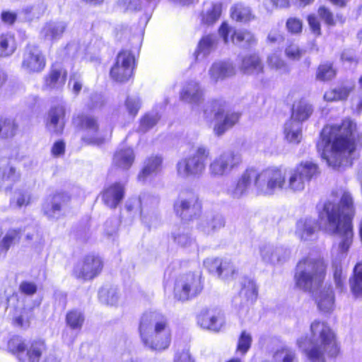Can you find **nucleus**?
<instances>
[{
  "instance_id": "43",
  "label": "nucleus",
  "mask_w": 362,
  "mask_h": 362,
  "mask_svg": "<svg viewBox=\"0 0 362 362\" xmlns=\"http://www.w3.org/2000/svg\"><path fill=\"white\" fill-rule=\"evenodd\" d=\"M231 17L240 22H247L254 18L250 8L241 4H235L231 8Z\"/></svg>"
},
{
  "instance_id": "28",
  "label": "nucleus",
  "mask_w": 362,
  "mask_h": 362,
  "mask_svg": "<svg viewBox=\"0 0 362 362\" xmlns=\"http://www.w3.org/2000/svg\"><path fill=\"white\" fill-rule=\"evenodd\" d=\"M317 226L315 219L304 218L296 223V235L301 240H310L317 231Z\"/></svg>"
},
{
  "instance_id": "50",
  "label": "nucleus",
  "mask_w": 362,
  "mask_h": 362,
  "mask_svg": "<svg viewBox=\"0 0 362 362\" xmlns=\"http://www.w3.org/2000/svg\"><path fill=\"white\" fill-rule=\"evenodd\" d=\"M16 125L11 119H0V138L11 137L15 134Z\"/></svg>"
},
{
  "instance_id": "20",
  "label": "nucleus",
  "mask_w": 362,
  "mask_h": 362,
  "mask_svg": "<svg viewBox=\"0 0 362 362\" xmlns=\"http://www.w3.org/2000/svg\"><path fill=\"white\" fill-rule=\"evenodd\" d=\"M66 107L64 103L52 106L48 112L47 127L56 134L62 133L65 125Z\"/></svg>"
},
{
  "instance_id": "11",
  "label": "nucleus",
  "mask_w": 362,
  "mask_h": 362,
  "mask_svg": "<svg viewBox=\"0 0 362 362\" xmlns=\"http://www.w3.org/2000/svg\"><path fill=\"white\" fill-rule=\"evenodd\" d=\"M174 211L185 221H191L199 216L202 205L197 194L192 191L182 192L174 203Z\"/></svg>"
},
{
  "instance_id": "27",
  "label": "nucleus",
  "mask_w": 362,
  "mask_h": 362,
  "mask_svg": "<svg viewBox=\"0 0 362 362\" xmlns=\"http://www.w3.org/2000/svg\"><path fill=\"white\" fill-rule=\"evenodd\" d=\"M235 74V69L232 64L226 62H216L209 70V75L211 80L216 83L223 81Z\"/></svg>"
},
{
  "instance_id": "1",
  "label": "nucleus",
  "mask_w": 362,
  "mask_h": 362,
  "mask_svg": "<svg viewBox=\"0 0 362 362\" xmlns=\"http://www.w3.org/2000/svg\"><path fill=\"white\" fill-rule=\"evenodd\" d=\"M354 201L349 192L344 191L339 204L327 202L319 212V226L326 232L337 234L341 241L332 250V269L336 288L343 292L346 289L345 279L341 260L352 243L353 230L351 219L354 216Z\"/></svg>"
},
{
  "instance_id": "36",
  "label": "nucleus",
  "mask_w": 362,
  "mask_h": 362,
  "mask_svg": "<svg viewBox=\"0 0 362 362\" xmlns=\"http://www.w3.org/2000/svg\"><path fill=\"white\" fill-rule=\"evenodd\" d=\"M231 41L233 44L243 47L247 48L255 44L256 40L253 34L243 29L235 30L231 35Z\"/></svg>"
},
{
  "instance_id": "29",
  "label": "nucleus",
  "mask_w": 362,
  "mask_h": 362,
  "mask_svg": "<svg viewBox=\"0 0 362 362\" xmlns=\"http://www.w3.org/2000/svg\"><path fill=\"white\" fill-rule=\"evenodd\" d=\"M163 158L158 155H152L148 157L144 163L141 172L138 175V179L144 181L147 177L157 175L162 168Z\"/></svg>"
},
{
  "instance_id": "48",
  "label": "nucleus",
  "mask_w": 362,
  "mask_h": 362,
  "mask_svg": "<svg viewBox=\"0 0 362 362\" xmlns=\"http://www.w3.org/2000/svg\"><path fill=\"white\" fill-rule=\"evenodd\" d=\"M159 119L158 114L156 112L145 115L141 119L138 132L141 133L146 132L156 124Z\"/></svg>"
},
{
  "instance_id": "58",
  "label": "nucleus",
  "mask_w": 362,
  "mask_h": 362,
  "mask_svg": "<svg viewBox=\"0 0 362 362\" xmlns=\"http://www.w3.org/2000/svg\"><path fill=\"white\" fill-rule=\"evenodd\" d=\"M252 337L246 331H243L238 339L237 351L244 355L250 348Z\"/></svg>"
},
{
  "instance_id": "34",
  "label": "nucleus",
  "mask_w": 362,
  "mask_h": 362,
  "mask_svg": "<svg viewBox=\"0 0 362 362\" xmlns=\"http://www.w3.org/2000/svg\"><path fill=\"white\" fill-rule=\"evenodd\" d=\"M313 111V109L312 105L306 101L300 100L296 102L293 105L292 113L290 119L299 122L302 124L303 122L307 120L310 117Z\"/></svg>"
},
{
  "instance_id": "39",
  "label": "nucleus",
  "mask_w": 362,
  "mask_h": 362,
  "mask_svg": "<svg viewBox=\"0 0 362 362\" xmlns=\"http://www.w3.org/2000/svg\"><path fill=\"white\" fill-rule=\"evenodd\" d=\"M216 37L214 35L204 36L199 41L197 51L196 58L199 57H205L214 51L216 46Z\"/></svg>"
},
{
  "instance_id": "38",
  "label": "nucleus",
  "mask_w": 362,
  "mask_h": 362,
  "mask_svg": "<svg viewBox=\"0 0 362 362\" xmlns=\"http://www.w3.org/2000/svg\"><path fill=\"white\" fill-rule=\"evenodd\" d=\"M174 242L180 247H186L194 243L190 230L184 224L180 225L172 232Z\"/></svg>"
},
{
  "instance_id": "46",
  "label": "nucleus",
  "mask_w": 362,
  "mask_h": 362,
  "mask_svg": "<svg viewBox=\"0 0 362 362\" xmlns=\"http://www.w3.org/2000/svg\"><path fill=\"white\" fill-rule=\"evenodd\" d=\"M19 178V175L16 168L10 163L2 164L0 167V179L3 182H14Z\"/></svg>"
},
{
  "instance_id": "55",
  "label": "nucleus",
  "mask_w": 362,
  "mask_h": 362,
  "mask_svg": "<svg viewBox=\"0 0 362 362\" xmlns=\"http://www.w3.org/2000/svg\"><path fill=\"white\" fill-rule=\"evenodd\" d=\"M236 274V268L234 264L229 259H223L218 277L223 279L233 278Z\"/></svg>"
},
{
  "instance_id": "60",
  "label": "nucleus",
  "mask_w": 362,
  "mask_h": 362,
  "mask_svg": "<svg viewBox=\"0 0 362 362\" xmlns=\"http://www.w3.org/2000/svg\"><path fill=\"white\" fill-rule=\"evenodd\" d=\"M13 324L15 326L26 329L30 326V313L24 309L21 311L18 316L13 319Z\"/></svg>"
},
{
  "instance_id": "61",
  "label": "nucleus",
  "mask_w": 362,
  "mask_h": 362,
  "mask_svg": "<svg viewBox=\"0 0 362 362\" xmlns=\"http://www.w3.org/2000/svg\"><path fill=\"white\" fill-rule=\"evenodd\" d=\"M69 86L71 87L72 92L78 95L83 87L81 76L78 73L73 74L70 77Z\"/></svg>"
},
{
  "instance_id": "16",
  "label": "nucleus",
  "mask_w": 362,
  "mask_h": 362,
  "mask_svg": "<svg viewBox=\"0 0 362 362\" xmlns=\"http://www.w3.org/2000/svg\"><path fill=\"white\" fill-rule=\"evenodd\" d=\"M46 61L38 47L28 45L24 50L22 68L28 73H38L45 66Z\"/></svg>"
},
{
  "instance_id": "51",
  "label": "nucleus",
  "mask_w": 362,
  "mask_h": 362,
  "mask_svg": "<svg viewBox=\"0 0 362 362\" xmlns=\"http://www.w3.org/2000/svg\"><path fill=\"white\" fill-rule=\"evenodd\" d=\"M30 197L28 192L16 190L11 199V205L13 207H22L30 203Z\"/></svg>"
},
{
  "instance_id": "2",
  "label": "nucleus",
  "mask_w": 362,
  "mask_h": 362,
  "mask_svg": "<svg viewBox=\"0 0 362 362\" xmlns=\"http://www.w3.org/2000/svg\"><path fill=\"white\" fill-rule=\"evenodd\" d=\"M356 127L351 120L345 119L339 125H327L322 129L317 148L329 166L337 168L351 164L349 158L356 147Z\"/></svg>"
},
{
  "instance_id": "17",
  "label": "nucleus",
  "mask_w": 362,
  "mask_h": 362,
  "mask_svg": "<svg viewBox=\"0 0 362 362\" xmlns=\"http://www.w3.org/2000/svg\"><path fill=\"white\" fill-rule=\"evenodd\" d=\"M262 260L272 265L283 264L291 256L288 248L281 245L264 244L259 247Z\"/></svg>"
},
{
  "instance_id": "45",
  "label": "nucleus",
  "mask_w": 362,
  "mask_h": 362,
  "mask_svg": "<svg viewBox=\"0 0 362 362\" xmlns=\"http://www.w3.org/2000/svg\"><path fill=\"white\" fill-rule=\"evenodd\" d=\"M240 296L245 298L247 302L252 303L257 298V288L254 281L245 280L240 291Z\"/></svg>"
},
{
  "instance_id": "44",
  "label": "nucleus",
  "mask_w": 362,
  "mask_h": 362,
  "mask_svg": "<svg viewBox=\"0 0 362 362\" xmlns=\"http://www.w3.org/2000/svg\"><path fill=\"white\" fill-rule=\"evenodd\" d=\"M14 38L10 35H2L0 36V57L11 55L16 50Z\"/></svg>"
},
{
  "instance_id": "5",
  "label": "nucleus",
  "mask_w": 362,
  "mask_h": 362,
  "mask_svg": "<svg viewBox=\"0 0 362 362\" xmlns=\"http://www.w3.org/2000/svg\"><path fill=\"white\" fill-rule=\"evenodd\" d=\"M139 334L144 346L154 351L167 349L171 341V332L167 319L157 311H148L143 314Z\"/></svg>"
},
{
  "instance_id": "31",
  "label": "nucleus",
  "mask_w": 362,
  "mask_h": 362,
  "mask_svg": "<svg viewBox=\"0 0 362 362\" xmlns=\"http://www.w3.org/2000/svg\"><path fill=\"white\" fill-rule=\"evenodd\" d=\"M66 28L64 21H49L45 24L41 30V35L47 40L60 38Z\"/></svg>"
},
{
  "instance_id": "8",
  "label": "nucleus",
  "mask_w": 362,
  "mask_h": 362,
  "mask_svg": "<svg viewBox=\"0 0 362 362\" xmlns=\"http://www.w3.org/2000/svg\"><path fill=\"white\" fill-rule=\"evenodd\" d=\"M210 156V149L205 146H199L189 156L180 160L177 163V172L183 178L199 177L205 171L207 159Z\"/></svg>"
},
{
  "instance_id": "3",
  "label": "nucleus",
  "mask_w": 362,
  "mask_h": 362,
  "mask_svg": "<svg viewBox=\"0 0 362 362\" xmlns=\"http://www.w3.org/2000/svg\"><path fill=\"white\" fill-rule=\"evenodd\" d=\"M318 174V168L312 162L300 163L287 170L281 167L267 168L269 195L277 192H300L306 183Z\"/></svg>"
},
{
  "instance_id": "32",
  "label": "nucleus",
  "mask_w": 362,
  "mask_h": 362,
  "mask_svg": "<svg viewBox=\"0 0 362 362\" xmlns=\"http://www.w3.org/2000/svg\"><path fill=\"white\" fill-rule=\"evenodd\" d=\"M135 158L134 151L131 148H120L116 151L113 157V164L123 169H129L133 164Z\"/></svg>"
},
{
  "instance_id": "4",
  "label": "nucleus",
  "mask_w": 362,
  "mask_h": 362,
  "mask_svg": "<svg viewBox=\"0 0 362 362\" xmlns=\"http://www.w3.org/2000/svg\"><path fill=\"white\" fill-rule=\"evenodd\" d=\"M298 344L306 353L310 362H325L326 356H335L338 353L334 334L323 322H313L310 336L300 338Z\"/></svg>"
},
{
  "instance_id": "57",
  "label": "nucleus",
  "mask_w": 362,
  "mask_h": 362,
  "mask_svg": "<svg viewBox=\"0 0 362 362\" xmlns=\"http://www.w3.org/2000/svg\"><path fill=\"white\" fill-rule=\"evenodd\" d=\"M274 359L276 362H296L294 352L288 349L276 351L274 354Z\"/></svg>"
},
{
  "instance_id": "30",
  "label": "nucleus",
  "mask_w": 362,
  "mask_h": 362,
  "mask_svg": "<svg viewBox=\"0 0 362 362\" xmlns=\"http://www.w3.org/2000/svg\"><path fill=\"white\" fill-rule=\"evenodd\" d=\"M225 226V220L222 215L219 214H209L205 218H202L198 225L200 230L206 234L214 233Z\"/></svg>"
},
{
  "instance_id": "10",
  "label": "nucleus",
  "mask_w": 362,
  "mask_h": 362,
  "mask_svg": "<svg viewBox=\"0 0 362 362\" xmlns=\"http://www.w3.org/2000/svg\"><path fill=\"white\" fill-rule=\"evenodd\" d=\"M242 163L240 153L233 151H224L215 157L209 165L211 177L221 178L230 175Z\"/></svg>"
},
{
  "instance_id": "62",
  "label": "nucleus",
  "mask_w": 362,
  "mask_h": 362,
  "mask_svg": "<svg viewBox=\"0 0 362 362\" xmlns=\"http://www.w3.org/2000/svg\"><path fill=\"white\" fill-rule=\"evenodd\" d=\"M223 259L218 258L215 259H207L204 261V264L209 272L219 275L220 269L221 267V263Z\"/></svg>"
},
{
  "instance_id": "35",
  "label": "nucleus",
  "mask_w": 362,
  "mask_h": 362,
  "mask_svg": "<svg viewBox=\"0 0 362 362\" xmlns=\"http://www.w3.org/2000/svg\"><path fill=\"white\" fill-rule=\"evenodd\" d=\"M66 72L62 67H53L45 78V86L48 88H59L66 81Z\"/></svg>"
},
{
  "instance_id": "56",
  "label": "nucleus",
  "mask_w": 362,
  "mask_h": 362,
  "mask_svg": "<svg viewBox=\"0 0 362 362\" xmlns=\"http://www.w3.org/2000/svg\"><path fill=\"white\" fill-rule=\"evenodd\" d=\"M124 105L129 115L134 117L141 107L140 98L138 96H128Z\"/></svg>"
},
{
  "instance_id": "9",
  "label": "nucleus",
  "mask_w": 362,
  "mask_h": 362,
  "mask_svg": "<svg viewBox=\"0 0 362 362\" xmlns=\"http://www.w3.org/2000/svg\"><path fill=\"white\" fill-rule=\"evenodd\" d=\"M211 111L214 112V134L223 135L239 120L240 114L228 109L224 102L214 100L210 103Z\"/></svg>"
},
{
  "instance_id": "13",
  "label": "nucleus",
  "mask_w": 362,
  "mask_h": 362,
  "mask_svg": "<svg viewBox=\"0 0 362 362\" xmlns=\"http://www.w3.org/2000/svg\"><path fill=\"white\" fill-rule=\"evenodd\" d=\"M78 124L85 131L83 140L88 144L100 145L111 136V129L100 127L97 119L92 116L78 117Z\"/></svg>"
},
{
  "instance_id": "40",
  "label": "nucleus",
  "mask_w": 362,
  "mask_h": 362,
  "mask_svg": "<svg viewBox=\"0 0 362 362\" xmlns=\"http://www.w3.org/2000/svg\"><path fill=\"white\" fill-rule=\"evenodd\" d=\"M222 4L221 3H212L208 5L202 12V21L203 23L211 25L221 16Z\"/></svg>"
},
{
  "instance_id": "42",
  "label": "nucleus",
  "mask_w": 362,
  "mask_h": 362,
  "mask_svg": "<svg viewBox=\"0 0 362 362\" xmlns=\"http://www.w3.org/2000/svg\"><path fill=\"white\" fill-rule=\"evenodd\" d=\"M20 240L18 230H9L0 242V257L5 255L10 247Z\"/></svg>"
},
{
  "instance_id": "14",
  "label": "nucleus",
  "mask_w": 362,
  "mask_h": 362,
  "mask_svg": "<svg viewBox=\"0 0 362 362\" xmlns=\"http://www.w3.org/2000/svg\"><path fill=\"white\" fill-rule=\"evenodd\" d=\"M134 57L130 51L123 50L118 53L110 74L115 81H127L132 76Z\"/></svg>"
},
{
  "instance_id": "37",
  "label": "nucleus",
  "mask_w": 362,
  "mask_h": 362,
  "mask_svg": "<svg viewBox=\"0 0 362 362\" xmlns=\"http://www.w3.org/2000/svg\"><path fill=\"white\" fill-rule=\"evenodd\" d=\"M354 87V86L352 84L337 86L327 91L324 95V98L329 102L346 100L350 93L353 90Z\"/></svg>"
},
{
  "instance_id": "18",
  "label": "nucleus",
  "mask_w": 362,
  "mask_h": 362,
  "mask_svg": "<svg viewBox=\"0 0 362 362\" xmlns=\"http://www.w3.org/2000/svg\"><path fill=\"white\" fill-rule=\"evenodd\" d=\"M69 197L64 194L59 193L48 197L42 205L43 214L49 220H57L64 215V210Z\"/></svg>"
},
{
  "instance_id": "53",
  "label": "nucleus",
  "mask_w": 362,
  "mask_h": 362,
  "mask_svg": "<svg viewBox=\"0 0 362 362\" xmlns=\"http://www.w3.org/2000/svg\"><path fill=\"white\" fill-rule=\"evenodd\" d=\"M66 320L67 325L71 329H78L82 327L84 317L81 312L72 310L67 313Z\"/></svg>"
},
{
  "instance_id": "21",
  "label": "nucleus",
  "mask_w": 362,
  "mask_h": 362,
  "mask_svg": "<svg viewBox=\"0 0 362 362\" xmlns=\"http://www.w3.org/2000/svg\"><path fill=\"white\" fill-rule=\"evenodd\" d=\"M141 206V218L142 221L148 226L158 219L156 209L158 204V199L155 197L144 195L139 199Z\"/></svg>"
},
{
  "instance_id": "12",
  "label": "nucleus",
  "mask_w": 362,
  "mask_h": 362,
  "mask_svg": "<svg viewBox=\"0 0 362 362\" xmlns=\"http://www.w3.org/2000/svg\"><path fill=\"white\" fill-rule=\"evenodd\" d=\"M203 289L201 278L194 274H182L176 280L174 287L175 298L186 301L198 296Z\"/></svg>"
},
{
  "instance_id": "6",
  "label": "nucleus",
  "mask_w": 362,
  "mask_h": 362,
  "mask_svg": "<svg viewBox=\"0 0 362 362\" xmlns=\"http://www.w3.org/2000/svg\"><path fill=\"white\" fill-rule=\"evenodd\" d=\"M325 268L324 261L320 258H303L296 267V286L304 291H311L320 286L325 276Z\"/></svg>"
},
{
  "instance_id": "15",
  "label": "nucleus",
  "mask_w": 362,
  "mask_h": 362,
  "mask_svg": "<svg viewBox=\"0 0 362 362\" xmlns=\"http://www.w3.org/2000/svg\"><path fill=\"white\" fill-rule=\"evenodd\" d=\"M103 267V264L100 257L88 255L75 266L74 274L78 279L90 280L101 272Z\"/></svg>"
},
{
  "instance_id": "54",
  "label": "nucleus",
  "mask_w": 362,
  "mask_h": 362,
  "mask_svg": "<svg viewBox=\"0 0 362 362\" xmlns=\"http://www.w3.org/2000/svg\"><path fill=\"white\" fill-rule=\"evenodd\" d=\"M45 8L40 5L28 6L25 7L21 14L23 15V19L32 21L34 18H40L44 13Z\"/></svg>"
},
{
  "instance_id": "22",
  "label": "nucleus",
  "mask_w": 362,
  "mask_h": 362,
  "mask_svg": "<svg viewBox=\"0 0 362 362\" xmlns=\"http://www.w3.org/2000/svg\"><path fill=\"white\" fill-rule=\"evenodd\" d=\"M124 193V185L120 182H115L103 190L102 200L107 207L115 209L122 201Z\"/></svg>"
},
{
  "instance_id": "19",
  "label": "nucleus",
  "mask_w": 362,
  "mask_h": 362,
  "mask_svg": "<svg viewBox=\"0 0 362 362\" xmlns=\"http://www.w3.org/2000/svg\"><path fill=\"white\" fill-rule=\"evenodd\" d=\"M309 292L314 296L317 307L321 311L329 313L334 310L335 298L330 286H318Z\"/></svg>"
},
{
  "instance_id": "52",
  "label": "nucleus",
  "mask_w": 362,
  "mask_h": 362,
  "mask_svg": "<svg viewBox=\"0 0 362 362\" xmlns=\"http://www.w3.org/2000/svg\"><path fill=\"white\" fill-rule=\"evenodd\" d=\"M336 75V71L333 69L332 64H324L319 66L316 78L321 81H326L332 79Z\"/></svg>"
},
{
  "instance_id": "24",
  "label": "nucleus",
  "mask_w": 362,
  "mask_h": 362,
  "mask_svg": "<svg viewBox=\"0 0 362 362\" xmlns=\"http://www.w3.org/2000/svg\"><path fill=\"white\" fill-rule=\"evenodd\" d=\"M203 90L199 83L190 81L183 86L180 93V98L192 105L198 106L203 101Z\"/></svg>"
},
{
  "instance_id": "23",
  "label": "nucleus",
  "mask_w": 362,
  "mask_h": 362,
  "mask_svg": "<svg viewBox=\"0 0 362 362\" xmlns=\"http://www.w3.org/2000/svg\"><path fill=\"white\" fill-rule=\"evenodd\" d=\"M239 69L244 74L259 77L264 72V64L257 54H248L242 58Z\"/></svg>"
},
{
  "instance_id": "33",
  "label": "nucleus",
  "mask_w": 362,
  "mask_h": 362,
  "mask_svg": "<svg viewBox=\"0 0 362 362\" xmlns=\"http://www.w3.org/2000/svg\"><path fill=\"white\" fill-rule=\"evenodd\" d=\"M284 137L287 141L297 144L302 139V124L295 120L288 119L284 124Z\"/></svg>"
},
{
  "instance_id": "25",
  "label": "nucleus",
  "mask_w": 362,
  "mask_h": 362,
  "mask_svg": "<svg viewBox=\"0 0 362 362\" xmlns=\"http://www.w3.org/2000/svg\"><path fill=\"white\" fill-rule=\"evenodd\" d=\"M198 324L204 329L219 331L223 324V320L220 313L213 310H203L197 319Z\"/></svg>"
},
{
  "instance_id": "47",
  "label": "nucleus",
  "mask_w": 362,
  "mask_h": 362,
  "mask_svg": "<svg viewBox=\"0 0 362 362\" xmlns=\"http://www.w3.org/2000/svg\"><path fill=\"white\" fill-rule=\"evenodd\" d=\"M100 300L105 304L115 305L117 303L119 296L115 288H101L98 293Z\"/></svg>"
},
{
  "instance_id": "49",
  "label": "nucleus",
  "mask_w": 362,
  "mask_h": 362,
  "mask_svg": "<svg viewBox=\"0 0 362 362\" xmlns=\"http://www.w3.org/2000/svg\"><path fill=\"white\" fill-rule=\"evenodd\" d=\"M269 65L281 72L289 71V67L286 62L281 57L280 52H276L270 54L267 58Z\"/></svg>"
},
{
  "instance_id": "26",
  "label": "nucleus",
  "mask_w": 362,
  "mask_h": 362,
  "mask_svg": "<svg viewBox=\"0 0 362 362\" xmlns=\"http://www.w3.org/2000/svg\"><path fill=\"white\" fill-rule=\"evenodd\" d=\"M46 351V346L42 340H35L32 341L30 346L27 350L26 358L19 359L22 362H58L55 358L44 361V354Z\"/></svg>"
},
{
  "instance_id": "64",
  "label": "nucleus",
  "mask_w": 362,
  "mask_h": 362,
  "mask_svg": "<svg viewBox=\"0 0 362 362\" xmlns=\"http://www.w3.org/2000/svg\"><path fill=\"white\" fill-rule=\"evenodd\" d=\"M286 28L290 33L297 34L302 31L303 24L299 19L290 18L287 20Z\"/></svg>"
},
{
  "instance_id": "63",
  "label": "nucleus",
  "mask_w": 362,
  "mask_h": 362,
  "mask_svg": "<svg viewBox=\"0 0 362 362\" xmlns=\"http://www.w3.org/2000/svg\"><path fill=\"white\" fill-rule=\"evenodd\" d=\"M19 290L25 295L33 296L37 292V287L34 282L24 281L21 283Z\"/></svg>"
},
{
  "instance_id": "7",
  "label": "nucleus",
  "mask_w": 362,
  "mask_h": 362,
  "mask_svg": "<svg viewBox=\"0 0 362 362\" xmlns=\"http://www.w3.org/2000/svg\"><path fill=\"white\" fill-rule=\"evenodd\" d=\"M252 184L259 193L269 195L267 168L262 171L247 168L227 187L226 193L233 199H240L247 194Z\"/></svg>"
},
{
  "instance_id": "59",
  "label": "nucleus",
  "mask_w": 362,
  "mask_h": 362,
  "mask_svg": "<svg viewBox=\"0 0 362 362\" xmlns=\"http://www.w3.org/2000/svg\"><path fill=\"white\" fill-rule=\"evenodd\" d=\"M303 54V50L300 49L296 44L291 43L285 49V55L290 60L298 61Z\"/></svg>"
},
{
  "instance_id": "41",
  "label": "nucleus",
  "mask_w": 362,
  "mask_h": 362,
  "mask_svg": "<svg viewBox=\"0 0 362 362\" xmlns=\"http://www.w3.org/2000/svg\"><path fill=\"white\" fill-rule=\"evenodd\" d=\"M350 287L353 293L362 295V263H358L354 269V276L349 280Z\"/></svg>"
}]
</instances>
